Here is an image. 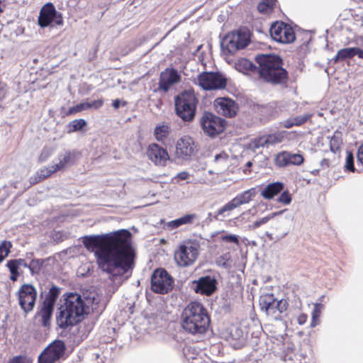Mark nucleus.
<instances>
[{"label":"nucleus","mask_w":363,"mask_h":363,"mask_svg":"<svg viewBox=\"0 0 363 363\" xmlns=\"http://www.w3.org/2000/svg\"><path fill=\"white\" fill-rule=\"evenodd\" d=\"M174 281L164 269H157L151 277V289L157 294L168 293L173 286Z\"/></svg>","instance_id":"nucleus-12"},{"label":"nucleus","mask_w":363,"mask_h":363,"mask_svg":"<svg viewBox=\"0 0 363 363\" xmlns=\"http://www.w3.org/2000/svg\"><path fill=\"white\" fill-rule=\"evenodd\" d=\"M86 122L84 119H75L69 122L68 125V132H76L81 130L84 126H86Z\"/></svg>","instance_id":"nucleus-34"},{"label":"nucleus","mask_w":363,"mask_h":363,"mask_svg":"<svg viewBox=\"0 0 363 363\" xmlns=\"http://www.w3.org/2000/svg\"><path fill=\"white\" fill-rule=\"evenodd\" d=\"M37 290L30 284H23L16 293L18 304L25 313L31 312L35 305Z\"/></svg>","instance_id":"nucleus-10"},{"label":"nucleus","mask_w":363,"mask_h":363,"mask_svg":"<svg viewBox=\"0 0 363 363\" xmlns=\"http://www.w3.org/2000/svg\"><path fill=\"white\" fill-rule=\"evenodd\" d=\"M276 1L277 0H262L258 4L257 9L262 13H269L273 10Z\"/></svg>","instance_id":"nucleus-29"},{"label":"nucleus","mask_w":363,"mask_h":363,"mask_svg":"<svg viewBox=\"0 0 363 363\" xmlns=\"http://www.w3.org/2000/svg\"><path fill=\"white\" fill-rule=\"evenodd\" d=\"M38 25L41 28L48 26L52 22L55 25L62 26L63 19L60 13H58L52 3H47L43 6L38 16Z\"/></svg>","instance_id":"nucleus-16"},{"label":"nucleus","mask_w":363,"mask_h":363,"mask_svg":"<svg viewBox=\"0 0 363 363\" xmlns=\"http://www.w3.org/2000/svg\"><path fill=\"white\" fill-rule=\"evenodd\" d=\"M53 153V150L50 147H44L39 156L40 162L46 161Z\"/></svg>","instance_id":"nucleus-44"},{"label":"nucleus","mask_w":363,"mask_h":363,"mask_svg":"<svg viewBox=\"0 0 363 363\" xmlns=\"http://www.w3.org/2000/svg\"><path fill=\"white\" fill-rule=\"evenodd\" d=\"M87 306L82 296L77 293L64 295L63 303L57 308L56 322L62 329L74 326L84 318Z\"/></svg>","instance_id":"nucleus-3"},{"label":"nucleus","mask_w":363,"mask_h":363,"mask_svg":"<svg viewBox=\"0 0 363 363\" xmlns=\"http://www.w3.org/2000/svg\"><path fill=\"white\" fill-rule=\"evenodd\" d=\"M198 84L205 90L220 89L225 87L226 79L219 72H203L198 77Z\"/></svg>","instance_id":"nucleus-14"},{"label":"nucleus","mask_w":363,"mask_h":363,"mask_svg":"<svg viewBox=\"0 0 363 363\" xmlns=\"http://www.w3.org/2000/svg\"><path fill=\"white\" fill-rule=\"evenodd\" d=\"M199 243L188 240L180 245L175 252L174 259L180 267H188L193 264L199 255Z\"/></svg>","instance_id":"nucleus-8"},{"label":"nucleus","mask_w":363,"mask_h":363,"mask_svg":"<svg viewBox=\"0 0 363 363\" xmlns=\"http://www.w3.org/2000/svg\"><path fill=\"white\" fill-rule=\"evenodd\" d=\"M252 213V210L250 209L248 211H246L245 212L242 213L238 218H241L242 220L245 218V216L247 215H250Z\"/></svg>","instance_id":"nucleus-62"},{"label":"nucleus","mask_w":363,"mask_h":363,"mask_svg":"<svg viewBox=\"0 0 363 363\" xmlns=\"http://www.w3.org/2000/svg\"><path fill=\"white\" fill-rule=\"evenodd\" d=\"M6 267L9 268L11 272H18V267L13 259L7 262Z\"/></svg>","instance_id":"nucleus-50"},{"label":"nucleus","mask_w":363,"mask_h":363,"mask_svg":"<svg viewBox=\"0 0 363 363\" xmlns=\"http://www.w3.org/2000/svg\"><path fill=\"white\" fill-rule=\"evenodd\" d=\"M44 264V260L42 259H32L28 264V269L31 274H36L40 272L41 268Z\"/></svg>","instance_id":"nucleus-35"},{"label":"nucleus","mask_w":363,"mask_h":363,"mask_svg":"<svg viewBox=\"0 0 363 363\" xmlns=\"http://www.w3.org/2000/svg\"><path fill=\"white\" fill-rule=\"evenodd\" d=\"M311 116H312V114L307 113L303 116L295 117L294 118L295 125L296 126H299V125L304 124L308 119H310L311 118Z\"/></svg>","instance_id":"nucleus-46"},{"label":"nucleus","mask_w":363,"mask_h":363,"mask_svg":"<svg viewBox=\"0 0 363 363\" xmlns=\"http://www.w3.org/2000/svg\"><path fill=\"white\" fill-rule=\"evenodd\" d=\"M308 316L305 313H301L298 316L297 321L298 323L301 325L305 324L306 323Z\"/></svg>","instance_id":"nucleus-54"},{"label":"nucleus","mask_w":363,"mask_h":363,"mask_svg":"<svg viewBox=\"0 0 363 363\" xmlns=\"http://www.w3.org/2000/svg\"><path fill=\"white\" fill-rule=\"evenodd\" d=\"M121 104V100L117 99L113 101V106L115 109H118L120 107Z\"/></svg>","instance_id":"nucleus-61"},{"label":"nucleus","mask_w":363,"mask_h":363,"mask_svg":"<svg viewBox=\"0 0 363 363\" xmlns=\"http://www.w3.org/2000/svg\"><path fill=\"white\" fill-rule=\"evenodd\" d=\"M180 225L179 221L177 219L171 220L164 225V228L167 230H173L179 228Z\"/></svg>","instance_id":"nucleus-48"},{"label":"nucleus","mask_w":363,"mask_h":363,"mask_svg":"<svg viewBox=\"0 0 363 363\" xmlns=\"http://www.w3.org/2000/svg\"><path fill=\"white\" fill-rule=\"evenodd\" d=\"M88 109H89L88 102H82L69 108L68 111V114H74L77 112H80Z\"/></svg>","instance_id":"nucleus-40"},{"label":"nucleus","mask_w":363,"mask_h":363,"mask_svg":"<svg viewBox=\"0 0 363 363\" xmlns=\"http://www.w3.org/2000/svg\"><path fill=\"white\" fill-rule=\"evenodd\" d=\"M257 191L255 188H251L240 194H238L235 198H233L223 207L218 209L216 214L213 216V218L216 220H219V216H225V213L231 211L242 205L248 203L255 197Z\"/></svg>","instance_id":"nucleus-11"},{"label":"nucleus","mask_w":363,"mask_h":363,"mask_svg":"<svg viewBox=\"0 0 363 363\" xmlns=\"http://www.w3.org/2000/svg\"><path fill=\"white\" fill-rule=\"evenodd\" d=\"M65 345L62 340H55L50 344L39 355L38 363H55L65 354Z\"/></svg>","instance_id":"nucleus-15"},{"label":"nucleus","mask_w":363,"mask_h":363,"mask_svg":"<svg viewBox=\"0 0 363 363\" xmlns=\"http://www.w3.org/2000/svg\"><path fill=\"white\" fill-rule=\"evenodd\" d=\"M277 201L284 205H289L291 202V196L288 191H284L277 198Z\"/></svg>","instance_id":"nucleus-43"},{"label":"nucleus","mask_w":363,"mask_h":363,"mask_svg":"<svg viewBox=\"0 0 363 363\" xmlns=\"http://www.w3.org/2000/svg\"><path fill=\"white\" fill-rule=\"evenodd\" d=\"M19 272H11L10 279L13 281H16L18 279Z\"/></svg>","instance_id":"nucleus-60"},{"label":"nucleus","mask_w":363,"mask_h":363,"mask_svg":"<svg viewBox=\"0 0 363 363\" xmlns=\"http://www.w3.org/2000/svg\"><path fill=\"white\" fill-rule=\"evenodd\" d=\"M196 150V147L191 137L184 136L177 143L176 154L179 158L188 160L194 154Z\"/></svg>","instance_id":"nucleus-19"},{"label":"nucleus","mask_w":363,"mask_h":363,"mask_svg":"<svg viewBox=\"0 0 363 363\" xmlns=\"http://www.w3.org/2000/svg\"><path fill=\"white\" fill-rule=\"evenodd\" d=\"M60 294V288L57 286H52L48 294L45 296L43 304L54 308L55 303Z\"/></svg>","instance_id":"nucleus-26"},{"label":"nucleus","mask_w":363,"mask_h":363,"mask_svg":"<svg viewBox=\"0 0 363 363\" xmlns=\"http://www.w3.org/2000/svg\"><path fill=\"white\" fill-rule=\"evenodd\" d=\"M182 320L184 330L192 335L204 334L210 325L207 310L198 301H192L185 307Z\"/></svg>","instance_id":"nucleus-4"},{"label":"nucleus","mask_w":363,"mask_h":363,"mask_svg":"<svg viewBox=\"0 0 363 363\" xmlns=\"http://www.w3.org/2000/svg\"><path fill=\"white\" fill-rule=\"evenodd\" d=\"M286 211H287V210L286 209V210H283V211H279L278 212L272 213L269 214L268 216L261 218L260 220H256L253 223L252 227H253V228H257L259 226H261L262 225L267 223L269 220L274 218V217L281 216V214L286 213Z\"/></svg>","instance_id":"nucleus-32"},{"label":"nucleus","mask_w":363,"mask_h":363,"mask_svg":"<svg viewBox=\"0 0 363 363\" xmlns=\"http://www.w3.org/2000/svg\"><path fill=\"white\" fill-rule=\"evenodd\" d=\"M323 308V305L321 303H315L314 305L313 310L312 311V320L311 323V327L314 328L319 323V317L321 313V310Z\"/></svg>","instance_id":"nucleus-33"},{"label":"nucleus","mask_w":363,"mask_h":363,"mask_svg":"<svg viewBox=\"0 0 363 363\" xmlns=\"http://www.w3.org/2000/svg\"><path fill=\"white\" fill-rule=\"evenodd\" d=\"M53 310V307L43 304L40 311L35 315L36 317L40 316L41 318V324L45 328L50 325Z\"/></svg>","instance_id":"nucleus-25"},{"label":"nucleus","mask_w":363,"mask_h":363,"mask_svg":"<svg viewBox=\"0 0 363 363\" xmlns=\"http://www.w3.org/2000/svg\"><path fill=\"white\" fill-rule=\"evenodd\" d=\"M269 33L272 38L280 43H290L295 40V33L291 26L284 22L272 24Z\"/></svg>","instance_id":"nucleus-13"},{"label":"nucleus","mask_w":363,"mask_h":363,"mask_svg":"<svg viewBox=\"0 0 363 363\" xmlns=\"http://www.w3.org/2000/svg\"><path fill=\"white\" fill-rule=\"evenodd\" d=\"M221 240L225 242H233L238 245L240 244L239 238L236 235H225L221 237Z\"/></svg>","instance_id":"nucleus-47"},{"label":"nucleus","mask_w":363,"mask_h":363,"mask_svg":"<svg viewBox=\"0 0 363 363\" xmlns=\"http://www.w3.org/2000/svg\"><path fill=\"white\" fill-rule=\"evenodd\" d=\"M283 125H284V127H285L286 128H292L294 125H296L294 119L292 121H291V120L285 121L284 122Z\"/></svg>","instance_id":"nucleus-57"},{"label":"nucleus","mask_w":363,"mask_h":363,"mask_svg":"<svg viewBox=\"0 0 363 363\" xmlns=\"http://www.w3.org/2000/svg\"><path fill=\"white\" fill-rule=\"evenodd\" d=\"M181 77L175 69H166L160 73L158 91L167 92L170 87L180 81Z\"/></svg>","instance_id":"nucleus-18"},{"label":"nucleus","mask_w":363,"mask_h":363,"mask_svg":"<svg viewBox=\"0 0 363 363\" xmlns=\"http://www.w3.org/2000/svg\"><path fill=\"white\" fill-rule=\"evenodd\" d=\"M177 115L184 121H191L196 115L198 100L193 90H185L174 99Z\"/></svg>","instance_id":"nucleus-6"},{"label":"nucleus","mask_w":363,"mask_h":363,"mask_svg":"<svg viewBox=\"0 0 363 363\" xmlns=\"http://www.w3.org/2000/svg\"><path fill=\"white\" fill-rule=\"evenodd\" d=\"M217 284L214 277L208 275L193 281L192 286L196 293L210 296L216 290Z\"/></svg>","instance_id":"nucleus-17"},{"label":"nucleus","mask_w":363,"mask_h":363,"mask_svg":"<svg viewBox=\"0 0 363 363\" xmlns=\"http://www.w3.org/2000/svg\"><path fill=\"white\" fill-rule=\"evenodd\" d=\"M214 105L217 111L223 116L232 118L236 115L238 107L235 102L228 97L218 98Z\"/></svg>","instance_id":"nucleus-21"},{"label":"nucleus","mask_w":363,"mask_h":363,"mask_svg":"<svg viewBox=\"0 0 363 363\" xmlns=\"http://www.w3.org/2000/svg\"><path fill=\"white\" fill-rule=\"evenodd\" d=\"M357 158V161L363 165V144L358 148Z\"/></svg>","instance_id":"nucleus-52"},{"label":"nucleus","mask_w":363,"mask_h":363,"mask_svg":"<svg viewBox=\"0 0 363 363\" xmlns=\"http://www.w3.org/2000/svg\"><path fill=\"white\" fill-rule=\"evenodd\" d=\"M342 143V133L335 131L330 140V150L333 152L338 150Z\"/></svg>","instance_id":"nucleus-30"},{"label":"nucleus","mask_w":363,"mask_h":363,"mask_svg":"<svg viewBox=\"0 0 363 363\" xmlns=\"http://www.w3.org/2000/svg\"><path fill=\"white\" fill-rule=\"evenodd\" d=\"M283 189L284 184L282 182L270 183L262 190L261 195L265 199H272L281 193Z\"/></svg>","instance_id":"nucleus-24"},{"label":"nucleus","mask_w":363,"mask_h":363,"mask_svg":"<svg viewBox=\"0 0 363 363\" xmlns=\"http://www.w3.org/2000/svg\"><path fill=\"white\" fill-rule=\"evenodd\" d=\"M15 263L17 264V266L18 267V268L20 267H23L25 268H28V264H27V262L25 261V259H13Z\"/></svg>","instance_id":"nucleus-53"},{"label":"nucleus","mask_w":363,"mask_h":363,"mask_svg":"<svg viewBox=\"0 0 363 363\" xmlns=\"http://www.w3.org/2000/svg\"><path fill=\"white\" fill-rule=\"evenodd\" d=\"M180 225L191 224L196 220H198V216L195 213L186 214L178 218Z\"/></svg>","instance_id":"nucleus-38"},{"label":"nucleus","mask_w":363,"mask_h":363,"mask_svg":"<svg viewBox=\"0 0 363 363\" xmlns=\"http://www.w3.org/2000/svg\"><path fill=\"white\" fill-rule=\"evenodd\" d=\"M252 148L258 149L259 147H268V143L266 135H264L258 138H255L252 142Z\"/></svg>","instance_id":"nucleus-39"},{"label":"nucleus","mask_w":363,"mask_h":363,"mask_svg":"<svg viewBox=\"0 0 363 363\" xmlns=\"http://www.w3.org/2000/svg\"><path fill=\"white\" fill-rule=\"evenodd\" d=\"M238 66L242 67L245 70L257 72L258 67L254 65L251 61L246 59H242L240 60Z\"/></svg>","instance_id":"nucleus-41"},{"label":"nucleus","mask_w":363,"mask_h":363,"mask_svg":"<svg viewBox=\"0 0 363 363\" xmlns=\"http://www.w3.org/2000/svg\"><path fill=\"white\" fill-rule=\"evenodd\" d=\"M252 165V162H250V161L247 162V164H246V166H247V167H251Z\"/></svg>","instance_id":"nucleus-64"},{"label":"nucleus","mask_w":363,"mask_h":363,"mask_svg":"<svg viewBox=\"0 0 363 363\" xmlns=\"http://www.w3.org/2000/svg\"><path fill=\"white\" fill-rule=\"evenodd\" d=\"M147 155L150 160L160 166H164L169 158L167 151L156 143L148 146Z\"/></svg>","instance_id":"nucleus-20"},{"label":"nucleus","mask_w":363,"mask_h":363,"mask_svg":"<svg viewBox=\"0 0 363 363\" xmlns=\"http://www.w3.org/2000/svg\"><path fill=\"white\" fill-rule=\"evenodd\" d=\"M58 162L54 164L53 171H60L64 168L72 165L74 162V152L66 150L57 156Z\"/></svg>","instance_id":"nucleus-23"},{"label":"nucleus","mask_w":363,"mask_h":363,"mask_svg":"<svg viewBox=\"0 0 363 363\" xmlns=\"http://www.w3.org/2000/svg\"><path fill=\"white\" fill-rule=\"evenodd\" d=\"M6 94V89L4 84H0V100L2 99Z\"/></svg>","instance_id":"nucleus-58"},{"label":"nucleus","mask_w":363,"mask_h":363,"mask_svg":"<svg viewBox=\"0 0 363 363\" xmlns=\"http://www.w3.org/2000/svg\"><path fill=\"white\" fill-rule=\"evenodd\" d=\"M200 124L206 135L214 137L223 132L226 121L211 113L205 112L200 119Z\"/></svg>","instance_id":"nucleus-9"},{"label":"nucleus","mask_w":363,"mask_h":363,"mask_svg":"<svg viewBox=\"0 0 363 363\" xmlns=\"http://www.w3.org/2000/svg\"><path fill=\"white\" fill-rule=\"evenodd\" d=\"M355 55L354 48H346L340 50L335 57V62L343 61L347 59H351Z\"/></svg>","instance_id":"nucleus-27"},{"label":"nucleus","mask_w":363,"mask_h":363,"mask_svg":"<svg viewBox=\"0 0 363 363\" xmlns=\"http://www.w3.org/2000/svg\"><path fill=\"white\" fill-rule=\"evenodd\" d=\"M269 146H273L283 142L285 138V132H277L266 135Z\"/></svg>","instance_id":"nucleus-28"},{"label":"nucleus","mask_w":363,"mask_h":363,"mask_svg":"<svg viewBox=\"0 0 363 363\" xmlns=\"http://www.w3.org/2000/svg\"><path fill=\"white\" fill-rule=\"evenodd\" d=\"M257 73L260 80L272 86H286L289 73L284 68L283 60L277 55L259 54L256 55Z\"/></svg>","instance_id":"nucleus-2"},{"label":"nucleus","mask_w":363,"mask_h":363,"mask_svg":"<svg viewBox=\"0 0 363 363\" xmlns=\"http://www.w3.org/2000/svg\"><path fill=\"white\" fill-rule=\"evenodd\" d=\"M229 260H230L229 254H225L218 258L216 263L218 265H219L225 269H229L230 267Z\"/></svg>","instance_id":"nucleus-42"},{"label":"nucleus","mask_w":363,"mask_h":363,"mask_svg":"<svg viewBox=\"0 0 363 363\" xmlns=\"http://www.w3.org/2000/svg\"><path fill=\"white\" fill-rule=\"evenodd\" d=\"M250 42V30L247 28L242 27L226 34L220 42V47L225 55H234L246 48Z\"/></svg>","instance_id":"nucleus-5"},{"label":"nucleus","mask_w":363,"mask_h":363,"mask_svg":"<svg viewBox=\"0 0 363 363\" xmlns=\"http://www.w3.org/2000/svg\"><path fill=\"white\" fill-rule=\"evenodd\" d=\"M169 133V127L167 125H157L154 130L155 138L159 140H163L167 137Z\"/></svg>","instance_id":"nucleus-31"},{"label":"nucleus","mask_w":363,"mask_h":363,"mask_svg":"<svg viewBox=\"0 0 363 363\" xmlns=\"http://www.w3.org/2000/svg\"><path fill=\"white\" fill-rule=\"evenodd\" d=\"M304 159L302 155L287 151L279 153L275 158L276 164L281 167L291 164L301 165Z\"/></svg>","instance_id":"nucleus-22"},{"label":"nucleus","mask_w":363,"mask_h":363,"mask_svg":"<svg viewBox=\"0 0 363 363\" xmlns=\"http://www.w3.org/2000/svg\"><path fill=\"white\" fill-rule=\"evenodd\" d=\"M84 247L94 252L96 263L103 272L115 277H123L134 267L135 252L131 245V233L125 229L101 235L82 238Z\"/></svg>","instance_id":"nucleus-1"},{"label":"nucleus","mask_w":363,"mask_h":363,"mask_svg":"<svg viewBox=\"0 0 363 363\" xmlns=\"http://www.w3.org/2000/svg\"><path fill=\"white\" fill-rule=\"evenodd\" d=\"M54 168H55V166L53 164L49 167L41 169L40 172L38 173L39 178L40 179H45V178L48 177L49 176H50L52 173L56 172L57 171H52V170H54Z\"/></svg>","instance_id":"nucleus-45"},{"label":"nucleus","mask_w":363,"mask_h":363,"mask_svg":"<svg viewBox=\"0 0 363 363\" xmlns=\"http://www.w3.org/2000/svg\"><path fill=\"white\" fill-rule=\"evenodd\" d=\"M266 235H267V236L270 240H272L274 239V238H273V236H272V233H269L267 232V233H266Z\"/></svg>","instance_id":"nucleus-63"},{"label":"nucleus","mask_w":363,"mask_h":363,"mask_svg":"<svg viewBox=\"0 0 363 363\" xmlns=\"http://www.w3.org/2000/svg\"><path fill=\"white\" fill-rule=\"evenodd\" d=\"M259 303L262 311L277 320H281V313L285 312L289 306L286 299L277 300L273 294L261 295Z\"/></svg>","instance_id":"nucleus-7"},{"label":"nucleus","mask_w":363,"mask_h":363,"mask_svg":"<svg viewBox=\"0 0 363 363\" xmlns=\"http://www.w3.org/2000/svg\"><path fill=\"white\" fill-rule=\"evenodd\" d=\"M88 104H89V109L90 108L98 109L103 106L104 101L102 99H97V100H94L91 102H88Z\"/></svg>","instance_id":"nucleus-49"},{"label":"nucleus","mask_w":363,"mask_h":363,"mask_svg":"<svg viewBox=\"0 0 363 363\" xmlns=\"http://www.w3.org/2000/svg\"><path fill=\"white\" fill-rule=\"evenodd\" d=\"M354 157L352 152L347 151V157L345 159V168L346 170L354 172H355V167H354Z\"/></svg>","instance_id":"nucleus-37"},{"label":"nucleus","mask_w":363,"mask_h":363,"mask_svg":"<svg viewBox=\"0 0 363 363\" xmlns=\"http://www.w3.org/2000/svg\"><path fill=\"white\" fill-rule=\"evenodd\" d=\"M12 244L10 241L4 240L0 244V263L9 255Z\"/></svg>","instance_id":"nucleus-36"},{"label":"nucleus","mask_w":363,"mask_h":363,"mask_svg":"<svg viewBox=\"0 0 363 363\" xmlns=\"http://www.w3.org/2000/svg\"><path fill=\"white\" fill-rule=\"evenodd\" d=\"M355 55H357L359 58L363 59V50L359 48H354Z\"/></svg>","instance_id":"nucleus-59"},{"label":"nucleus","mask_w":363,"mask_h":363,"mask_svg":"<svg viewBox=\"0 0 363 363\" xmlns=\"http://www.w3.org/2000/svg\"><path fill=\"white\" fill-rule=\"evenodd\" d=\"M228 158V156L225 153H220V154H217L215 157H214V161L215 162H218L220 160H226Z\"/></svg>","instance_id":"nucleus-56"},{"label":"nucleus","mask_w":363,"mask_h":363,"mask_svg":"<svg viewBox=\"0 0 363 363\" xmlns=\"http://www.w3.org/2000/svg\"><path fill=\"white\" fill-rule=\"evenodd\" d=\"M189 176L190 174L189 172L184 171L179 172L177 174V178L179 179L180 180H186L189 177Z\"/></svg>","instance_id":"nucleus-55"},{"label":"nucleus","mask_w":363,"mask_h":363,"mask_svg":"<svg viewBox=\"0 0 363 363\" xmlns=\"http://www.w3.org/2000/svg\"><path fill=\"white\" fill-rule=\"evenodd\" d=\"M26 357L21 355H18L12 359H10L8 363H24Z\"/></svg>","instance_id":"nucleus-51"}]
</instances>
